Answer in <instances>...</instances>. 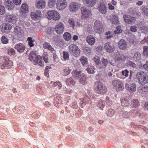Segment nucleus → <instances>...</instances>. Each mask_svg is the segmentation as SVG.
<instances>
[{
    "label": "nucleus",
    "instance_id": "8fccbe9b",
    "mask_svg": "<svg viewBox=\"0 0 148 148\" xmlns=\"http://www.w3.org/2000/svg\"><path fill=\"white\" fill-rule=\"evenodd\" d=\"M143 54L144 56H148V47L145 46L143 47Z\"/></svg>",
    "mask_w": 148,
    "mask_h": 148
},
{
    "label": "nucleus",
    "instance_id": "7ed1b4c3",
    "mask_svg": "<svg viewBox=\"0 0 148 148\" xmlns=\"http://www.w3.org/2000/svg\"><path fill=\"white\" fill-rule=\"evenodd\" d=\"M1 59H3V63H0V67L2 69H9L12 64V62L9 60L7 56H1Z\"/></svg>",
    "mask_w": 148,
    "mask_h": 148
},
{
    "label": "nucleus",
    "instance_id": "ddd939ff",
    "mask_svg": "<svg viewBox=\"0 0 148 148\" xmlns=\"http://www.w3.org/2000/svg\"><path fill=\"white\" fill-rule=\"evenodd\" d=\"M81 11L82 16L83 18L89 17L90 16V11L86 9V8L84 7L81 8Z\"/></svg>",
    "mask_w": 148,
    "mask_h": 148
},
{
    "label": "nucleus",
    "instance_id": "b1692460",
    "mask_svg": "<svg viewBox=\"0 0 148 148\" xmlns=\"http://www.w3.org/2000/svg\"><path fill=\"white\" fill-rule=\"evenodd\" d=\"M86 40L88 44L90 45H93L95 42V38L91 35L88 36L86 38Z\"/></svg>",
    "mask_w": 148,
    "mask_h": 148
},
{
    "label": "nucleus",
    "instance_id": "7c9ffc66",
    "mask_svg": "<svg viewBox=\"0 0 148 148\" xmlns=\"http://www.w3.org/2000/svg\"><path fill=\"white\" fill-rule=\"evenodd\" d=\"M91 103V101L90 99L88 97H86L82 99L81 103L82 105H84L87 104H90Z\"/></svg>",
    "mask_w": 148,
    "mask_h": 148
},
{
    "label": "nucleus",
    "instance_id": "0eeeda50",
    "mask_svg": "<svg viewBox=\"0 0 148 148\" xmlns=\"http://www.w3.org/2000/svg\"><path fill=\"white\" fill-rule=\"evenodd\" d=\"M81 72L80 71H78L77 70H74L72 72L73 76L74 78L77 79H79V82L82 83V81H85V78L81 76Z\"/></svg>",
    "mask_w": 148,
    "mask_h": 148
},
{
    "label": "nucleus",
    "instance_id": "6e6552de",
    "mask_svg": "<svg viewBox=\"0 0 148 148\" xmlns=\"http://www.w3.org/2000/svg\"><path fill=\"white\" fill-rule=\"evenodd\" d=\"M56 6L59 10L64 9L67 6V2L66 0H57Z\"/></svg>",
    "mask_w": 148,
    "mask_h": 148
},
{
    "label": "nucleus",
    "instance_id": "a18cd8bd",
    "mask_svg": "<svg viewBox=\"0 0 148 148\" xmlns=\"http://www.w3.org/2000/svg\"><path fill=\"white\" fill-rule=\"evenodd\" d=\"M1 41L2 43L4 44H7L8 42V39L4 36L1 37Z\"/></svg>",
    "mask_w": 148,
    "mask_h": 148
},
{
    "label": "nucleus",
    "instance_id": "79ce46f5",
    "mask_svg": "<svg viewBox=\"0 0 148 148\" xmlns=\"http://www.w3.org/2000/svg\"><path fill=\"white\" fill-rule=\"evenodd\" d=\"M25 48V46L22 44H18V51L19 53L23 52Z\"/></svg>",
    "mask_w": 148,
    "mask_h": 148
},
{
    "label": "nucleus",
    "instance_id": "09e8293b",
    "mask_svg": "<svg viewBox=\"0 0 148 148\" xmlns=\"http://www.w3.org/2000/svg\"><path fill=\"white\" fill-rule=\"evenodd\" d=\"M130 30L132 32L136 33L137 31V27L135 25L131 26L130 27Z\"/></svg>",
    "mask_w": 148,
    "mask_h": 148
},
{
    "label": "nucleus",
    "instance_id": "6e6d98bb",
    "mask_svg": "<svg viewBox=\"0 0 148 148\" xmlns=\"http://www.w3.org/2000/svg\"><path fill=\"white\" fill-rule=\"evenodd\" d=\"M27 12L22 10H21L20 11V15L23 17H25L26 16V13Z\"/></svg>",
    "mask_w": 148,
    "mask_h": 148
},
{
    "label": "nucleus",
    "instance_id": "69168bd1",
    "mask_svg": "<svg viewBox=\"0 0 148 148\" xmlns=\"http://www.w3.org/2000/svg\"><path fill=\"white\" fill-rule=\"evenodd\" d=\"M143 68L145 70L148 71V61H146L145 63L143 65Z\"/></svg>",
    "mask_w": 148,
    "mask_h": 148
},
{
    "label": "nucleus",
    "instance_id": "5fc2aeb1",
    "mask_svg": "<svg viewBox=\"0 0 148 148\" xmlns=\"http://www.w3.org/2000/svg\"><path fill=\"white\" fill-rule=\"evenodd\" d=\"M21 10H25V11H28V6L26 3H24L22 4V6Z\"/></svg>",
    "mask_w": 148,
    "mask_h": 148
},
{
    "label": "nucleus",
    "instance_id": "a878e982",
    "mask_svg": "<svg viewBox=\"0 0 148 148\" xmlns=\"http://www.w3.org/2000/svg\"><path fill=\"white\" fill-rule=\"evenodd\" d=\"M121 105L123 107L129 106L131 105V100L125 98L121 100Z\"/></svg>",
    "mask_w": 148,
    "mask_h": 148
},
{
    "label": "nucleus",
    "instance_id": "c85d7f7f",
    "mask_svg": "<svg viewBox=\"0 0 148 148\" xmlns=\"http://www.w3.org/2000/svg\"><path fill=\"white\" fill-rule=\"evenodd\" d=\"M38 56H29L28 59L33 64L36 65L38 63Z\"/></svg>",
    "mask_w": 148,
    "mask_h": 148
},
{
    "label": "nucleus",
    "instance_id": "dca6fc26",
    "mask_svg": "<svg viewBox=\"0 0 148 148\" xmlns=\"http://www.w3.org/2000/svg\"><path fill=\"white\" fill-rule=\"evenodd\" d=\"M69 48L70 51L73 53H75V55H79L80 53V50L74 44L71 45L69 47Z\"/></svg>",
    "mask_w": 148,
    "mask_h": 148
},
{
    "label": "nucleus",
    "instance_id": "de8ad7c7",
    "mask_svg": "<svg viewBox=\"0 0 148 148\" xmlns=\"http://www.w3.org/2000/svg\"><path fill=\"white\" fill-rule=\"evenodd\" d=\"M55 1H52L51 0H49L48 2V6L49 8H52L54 6L55 4L54 2Z\"/></svg>",
    "mask_w": 148,
    "mask_h": 148
},
{
    "label": "nucleus",
    "instance_id": "f257e3e1",
    "mask_svg": "<svg viewBox=\"0 0 148 148\" xmlns=\"http://www.w3.org/2000/svg\"><path fill=\"white\" fill-rule=\"evenodd\" d=\"M94 89L96 93L102 95L106 94L107 91L106 86L101 82L99 81L94 83Z\"/></svg>",
    "mask_w": 148,
    "mask_h": 148
},
{
    "label": "nucleus",
    "instance_id": "393cba45",
    "mask_svg": "<svg viewBox=\"0 0 148 148\" xmlns=\"http://www.w3.org/2000/svg\"><path fill=\"white\" fill-rule=\"evenodd\" d=\"M119 47L122 49H125L127 48V45L126 41L123 39L121 40L118 42Z\"/></svg>",
    "mask_w": 148,
    "mask_h": 148
},
{
    "label": "nucleus",
    "instance_id": "20e7f679",
    "mask_svg": "<svg viewBox=\"0 0 148 148\" xmlns=\"http://www.w3.org/2000/svg\"><path fill=\"white\" fill-rule=\"evenodd\" d=\"M137 76L139 79V82L141 85L148 83V76L145 73L141 71L137 73Z\"/></svg>",
    "mask_w": 148,
    "mask_h": 148
},
{
    "label": "nucleus",
    "instance_id": "49530a36",
    "mask_svg": "<svg viewBox=\"0 0 148 148\" xmlns=\"http://www.w3.org/2000/svg\"><path fill=\"white\" fill-rule=\"evenodd\" d=\"M64 76H66L69 75L71 72V70L69 69V68H66L64 69Z\"/></svg>",
    "mask_w": 148,
    "mask_h": 148
},
{
    "label": "nucleus",
    "instance_id": "f3484780",
    "mask_svg": "<svg viewBox=\"0 0 148 148\" xmlns=\"http://www.w3.org/2000/svg\"><path fill=\"white\" fill-rule=\"evenodd\" d=\"M45 0H36L35 2L36 6L38 9H43L45 6Z\"/></svg>",
    "mask_w": 148,
    "mask_h": 148
},
{
    "label": "nucleus",
    "instance_id": "6ab92c4d",
    "mask_svg": "<svg viewBox=\"0 0 148 148\" xmlns=\"http://www.w3.org/2000/svg\"><path fill=\"white\" fill-rule=\"evenodd\" d=\"M41 15V13L39 10H37L36 12H32L31 14V18L35 20L38 19Z\"/></svg>",
    "mask_w": 148,
    "mask_h": 148
},
{
    "label": "nucleus",
    "instance_id": "4d7b16f0",
    "mask_svg": "<svg viewBox=\"0 0 148 148\" xmlns=\"http://www.w3.org/2000/svg\"><path fill=\"white\" fill-rule=\"evenodd\" d=\"M129 71L127 69H125L122 71V73L123 76L127 77L128 76Z\"/></svg>",
    "mask_w": 148,
    "mask_h": 148
},
{
    "label": "nucleus",
    "instance_id": "a19ab883",
    "mask_svg": "<svg viewBox=\"0 0 148 148\" xmlns=\"http://www.w3.org/2000/svg\"><path fill=\"white\" fill-rule=\"evenodd\" d=\"M95 70L94 67L92 66H88V68L86 69L88 73L90 74H94L95 73Z\"/></svg>",
    "mask_w": 148,
    "mask_h": 148
},
{
    "label": "nucleus",
    "instance_id": "0e129e2a",
    "mask_svg": "<svg viewBox=\"0 0 148 148\" xmlns=\"http://www.w3.org/2000/svg\"><path fill=\"white\" fill-rule=\"evenodd\" d=\"M50 45L49 43L45 42L43 45V46L44 48L48 49L49 48Z\"/></svg>",
    "mask_w": 148,
    "mask_h": 148
},
{
    "label": "nucleus",
    "instance_id": "412c9836",
    "mask_svg": "<svg viewBox=\"0 0 148 148\" xmlns=\"http://www.w3.org/2000/svg\"><path fill=\"white\" fill-rule=\"evenodd\" d=\"M6 8L10 10H12L14 7V5L10 0H4Z\"/></svg>",
    "mask_w": 148,
    "mask_h": 148
},
{
    "label": "nucleus",
    "instance_id": "bf43d9fd",
    "mask_svg": "<svg viewBox=\"0 0 148 148\" xmlns=\"http://www.w3.org/2000/svg\"><path fill=\"white\" fill-rule=\"evenodd\" d=\"M141 56H133L132 60L135 61H138L141 59Z\"/></svg>",
    "mask_w": 148,
    "mask_h": 148
},
{
    "label": "nucleus",
    "instance_id": "5701e85b",
    "mask_svg": "<svg viewBox=\"0 0 148 148\" xmlns=\"http://www.w3.org/2000/svg\"><path fill=\"white\" fill-rule=\"evenodd\" d=\"M98 8L99 12L103 14H105L107 11V8L103 3H100Z\"/></svg>",
    "mask_w": 148,
    "mask_h": 148
},
{
    "label": "nucleus",
    "instance_id": "aec40b11",
    "mask_svg": "<svg viewBox=\"0 0 148 148\" xmlns=\"http://www.w3.org/2000/svg\"><path fill=\"white\" fill-rule=\"evenodd\" d=\"M104 47L107 51L109 53L113 52L114 49V46L111 43H106Z\"/></svg>",
    "mask_w": 148,
    "mask_h": 148
},
{
    "label": "nucleus",
    "instance_id": "ea45409f",
    "mask_svg": "<svg viewBox=\"0 0 148 148\" xmlns=\"http://www.w3.org/2000/svg\"><path fill=\"white\" fill-rule=\"evenodd\" d=\"M2 27L5 30H10L12 28L11 25L8 23L4 24L3 25Z\"/></svg>",
    "mask_w": 148,
    "mask_h": 148
},
{
    "label": "nucleus",
    "instance_id": "052dcab7",
    "mask_svg": "<svg viewBox=\"0 0 148 148\" xmlns=\"http://www.w3.org/2000/svg\"><path fill=\"white\" fill-rule=\"evenodd\" d=\"M102 64L104 65V66L105 67H106L108 63L107 60V59L103 58V59H102Z\"/></svg>",
    "mask_w": 148,
    "mask_h": 148
},
{
    "label": "nucleus",
    "instance_id": "bb28decb",
    "mask_svg": "<svg viewBox=\"0 0 148 148\" xmlns=\"http://www.w3.org/2000/svg\"><path fill=\"white\" fill-rule=\"evenodd\" d=\"M96 105L100 109L102 110L105 106V101L99 99L97 102Z\"/></svg>",
    "mask_w": 148,
    "mask_h": 148
},
{
    "label": "nucleus",
    "instance_id": "f03ea898",
    "mask_svg": "<svg viewBox=\"0 0 148 148\" xmlns=\"http://www.w3.org/2000/svg\"><path fill=\"white\" fill-rule=\"evenodd\" d=\"M46 16L49 19H53L55 21L58 20L60 18V14L54 10H49L46 14Z\"/></svg>",
    "mask_w": 148,
    "mask_h": 148
},
{
    "label": "nucleus",
    "instance_id": "a211bd4d",
    "mask_svg": "<svg viewBox=\"0 0 148 148\" xmlns=\"http://www.w3.org/2000/svg\"><path fill=\"white\" fill-rule=\"evenodd\" d=\"M132 104L133 106L134 107L136 108L138 107L140 105L139 103V102L138 100L136 99H133L131 101ZM137 110V109L135 108L133 109L131 111V112L133 113H135L136 115L137 113L135 111Z\"/></svg>",
    "mask_w": 148,
    "mask_h": 148
},
{
    "label": "nucleus",
    "instance_id": "4468645a",
    "mask_svg": "<svg viewBox=\"0 0 148 148\" xmlns=\"http://www.w3.org/2000/svg\"><path fill=\"white\" fill-rule=\"evenodd\" d=\"M110 21L113 24L117 25L120 23V21L118 16L116 14H111L110 16Z\"/></svg>",
    "mask_w": 148,
    "mask_h": 148
},
{
    "label": "nucleus",
    "instance_id": "72a5a7b5",
    "mask_svg": "<svg viewBox=\"0 0 148 148\" xmlns=\"http://www.w3.org/2000/svg\"><path fill=\"white\" fill-rule=\"evenodd\" d=\"M140 29L142 32L145 34H148V27L145 25L140 26Z\"/></svg>",
    "mask_w": 148,
    "mask_h": 148
},
{
    "label": "nucleus",
    "instance_id": "cd10ccee",
    "mask_svg": "<svg viewBox=\"0 0 148 148\" xmlns=\"http://www.w3.org/2000/svg\"><path fill=\"white\" fill-rule=\"evenodd\" d=\"M82 1L84 4L89 7L93 6L96 2L95 0H82Z\"/></svg>",
    "mask_w": 148,
    "mask_h": 148
},
{
    "label": "nucleus",
    "instance_id": "c03bdc74",
    "mask_svg": "<svg viewBox=\"0 0 148 148\" xmlns=\"http://www.w3.org/2000/svg\"><path fill=\"white\" fill-rule=\"evenodd\" d=\"M93 60L96 65H98L101 63L100 59L98 56L94 57L93 58Z\"/></svg>",
    "mask_w": 148,
    "mask_h": 148
},
{
    "label": "nucleus",
    "instance_id": "338daca9",
    "mask_svg": "<svg viewBox=\"0 0 148 148\" xmlns=\"http://www.w3.org/2000/svg\"><path fill=\"white\" fill-rule=\"evenodd\" d=\"M140 43L141 44H143L145 43H148V40L147 37L145 38L143 40H142L140 42Z\"/></svg>",
    "mask_w": 148,
    "mask_h": 148
},
{
    "label": "nucleus",
    "instance_id": "4be33fe9",
    "mask_svg": "<svg viewBox=\"0 0 148 148\" xmlns=\"http://www.w3.org/2000/svg\"><path fill=\"white\" fill-rule=\"evenodd\" d=\"M66 85L71 87H73L76 84V82L73 77H70L66 79Z\"/></svg>",
    "mask_w": 148,
    "mask_h": 148
},
{
    "label": "nucleus",
    "instance_id": "680f3d73",
    "mask_svg": "<svg viewBox=\"0 0 148 148\" xmlns=\"http://www.w3.org/2000/svg\"><path fill=\"white\" fill-rule=\"evenodd\" d=\"M123 117L124 118H128L129 116V114L127 112H123L122 114Z\"/></svg>",
    "mask_w": 148,
    "mask_h": 148
},
{
    "label": "nucleus",
    "instance_id": "f8f14e48",
    "mask_svg": "<svg viewBox=\"0 0 148 148\" xmlns=\"http://www.w3.org/2000/svg\"><path fill=\"white\" fill-rule=\"evenodd\" d=\"M125 87L127 90L132 92H134L136 89V85L134 83H132L130 84L126 83L125 85Z\"/></svg>",
    "mask_w": 148,
    "mask_h": 148
},
{
    "label": "nucleus",
    "instance_id": "3c124183",
    "mask_svg": "<svg viewBox=\"0 0 148 148\" xmlns=\"http://www.w3.org/2000/svg\"><path fill=\"white\" fill-rule=\"evenodd\" d=\"M8 53L10 55H14L15 54V51L13 49H10L8 50Z\"/></svg>",
    "mask_w": 148,
    "mask_h": 148
},
{
    "label": "nucleus",
    "instance_id": "13d9d810",
    "mask_svg": "<svg viewBox=\"0 0 148 148\" xmlns=\"http://www.w3.org/2000/svg\"><path fill=\"white\" fill-rule=\"evenodd\" d=\"M27 40L29 41L28 43L30 47L34 46L32 38L29 37L27 39Z\"/></svg>",
    "mask_w": 148,
    "mask_h": 148
},
{
    "label": "nucleus",
    "instance_id": "e2e57ef3",
    "mask_svg": "<svg viewBox=\"0 0 148 148\" xmlns=\"http://www.w3.org/2000/svg\"><path fill=\"white\" fill-rule=\"evenodd\" d=\"M14 3L16 5H19L21 4V0H13Z\"/></svg>",
    "mask_w": 148,
    "mask_h": 148
},
{
    "label": "nucleus",
    "instance_id": "423d86ee",
    "mask_svg": "<svg viewBox=\"0 0 148 148\" xmlns=\"http://www.w3.org/2000/svg\"><path fill=\"white\" fill-rule=\"evenodd\" d=\"M94 29L95 31L99 34L103 32V26L100 21H97L94 23Z\"/></svg>",
    "mask_w": 148,
    "mask_h": 148
},
{
    "label": "nucleus",
    "instance_id": "603ef678",
    "mask_svg": "<svg viewBox=\"0 0 148 148\" xmlns=\"http://www.w3.org/2000/svg\"><path fill=\"white\" fill-rule=\"evenodd\" d=\"M5 9L3 6L0 5V14L3 15L5 12Z\"/></svg>",
    "mask_w": 148,
    "mask_h": 148
},
{
    "label": "nucleus",
    "instance_id": "473e14b6",
    "mask_svg": "<svg viewBox=\"0 0 148 148\" xmlns=\"http://www.w3.org/2000/svg\"><path fill=\"white\" fill-rule=\"evenodd\" d=\"M139 92L142 93H144L145 92H148V86H142L138 90Z\"/></svg>",
    "mask_w": 148,
    "mask_h": 148
},
{
    "label": "nucleus",
    "instance_id": "864d4df0",
    "mask_svg": "<svg viewBox=\"0 0 148 148\" xmlns=\"http://www.w3.org/2000/svg\"><path fill=\"white\" fill-rule=\"evenodd\" d=\"M122 32V30L120 28L119 26H118L116 27V29L114 31V33L115 34H118L121 33Z\"/></svg>",
    "mask_w": 148,
    "mask_h": 148
},
{
    "label": "nucleus",
    "instance_id": "9d476101",
    "mask_svg": "<svg viewBox=\"0 0 148 148\" xmlns=\"http://www.w3.org/2000/svg\"><path fill=\"white\" fill-rule=\"evenodd\" d=\"M64 26L62 23L60 22L55 26L54 29L56 33L58 34H61L64 31Z\"/></svg>",
    "mask_w": 148,
    "mask_h": 148
},
{
    "label": "nucleus",
    "instance_id": "1a4fd4ad",
    "mask_svg": "<svg viewBox=\"0 0 148 148\" xmlns=\"http://www.w3.org/2000/svg\"><path fill=\"white\" fill-rule=\"evenodd\" d=\"M123 17L125 21L130 25L134 23L136 20L135 17L127 15H124Z\"/></svg>",
    "mask_w": 148,
    "mask_h": 148
},
{
    "label": "nucleus",
    "instance_id": "e433bc0d",
    "mask_svg": "<svg viewBox=\"0 0 148 148\" xmlns=\"http://www.w3.org/2000/svg\"><path fill=\"white\" fill-rule=\"evenodd\" d=\"M14 32L15 35H16L19 37L21 35V30L19 27H16L15 28Z\"/></svg>",
    "mask_w": 148,
    "mask_h": 148
},
{
    "label": "nucleus",
    "instance_id": "2f4dec72",
    "mask_svg": "<svg viewBox=\"0 0 148 148\" xmlns=\"http://www.w3.org/2000/svg\"><path fill=\"white\" fill-rule=\"evenodd\" d=\"M68 22L70 26L73 28L75 26V20L73 18H69L68 20Z\"/></svg>",
    "mask_w": 148,
    "mask_h": 148
},
{
    "label": "nucleus",
    "instance_id": "f704fd0d",
    "mask_svg": "<svg viewBox=\"0 0 148 148\" xmlns=\"http://www.w3.org/2000/svg\"><path fill=\"white\" fill-rule=\"evenodd\" d=\"M62 101V100L60 98L58 97H56L54 99L53 103L56 106V105L61 104Z\"/></svg>",
    "mask_w": 148,
    "mask_h": 148
},
{
    "label": "nucleus",
    "instance_id": "37998d69",
    "mask_svg": "<svg viewBox=\"0 0 148 148\" xmlns=\"http://www.w3.org/2000/svg\"><path fill=\"white\" fill-rule=\"evenodd\" d=\"M142 13L145 15L148 16V9L144 6H142L141 8Z\"/></svg>",
    "mask_w": 148,
    "mask_h": 148
},
{
    "label": "nucleus",
    "instance_id": "c756f323",
    "mask_svg": "<svg viewBox=\"0 0 148 148\" xmlns=\"http://www.w3.org/2000/svg\"><path fill=\"white\" fill-rule=\"evenodd\" d=\"M50 84H52V85L54 87L58 86L59 89H61L62 87V84L60 82L56 81L54 82L51 81L50 82Z\"/></svg>",
    "mask_w": 148,
    "mask_h": 148
},
{
    "label": "nucleus",
    "instance_id": "2eb2a0df",
    "mask_svg": "<svg viewBox=\"0 0 148 148\" xmlns=\"http://www.w3.org/2000/svg\"><path fill=\"white\" fill-rule=\"evenodd\" d=\"M5 20L7 21L14 23L17 21L16 16L13 14H8L5 17Z\"/></svg>",
    "mask_w": 148,
    "mask_h": 148
},
{
    "label": "nucleus",
    "instance_id": "774afa93",
    "mask_svg": "<svg viewBox=\"0 0 148 148\" xmlns=\"http://www.w3.org/2000/svg\"><path fill=\"white\" fill-rule=\"evenodd\" d=\"M108 8L111 10H113L114 9V7L113 6L111 3L108 4Z\"/></svg>",
    "mask_w": 148,
    "mask_h": 148
},
{
    "label": "nucleus",
    "instance_id": "58836bf2",
    "mask_svg": "<svg viewBox=\"0 0 148 148\" xmlns=\"http://www.w3.org/2000/svg\"><path fill=\"white\" fill-rule=\"evenodd\" d=\"M79 60L83 66L88 63L87 58L84 56H82Z\"/></svg>",
    "mask_w": 148,
    "mask_h": 148
},
{
    "label": "nucleus",
    "instance_id": "39448f33",
    "mask_svg": "<svg viewBox=\"0 0 148 148\" xmlns=\"http://www.w3.org/2000/svg\"><path fill=\"white\" fill-rule=\"evenodd\" d=\"M113 88L116 91H119L124 89L123 84L119 79L114 80L112 82Z\"/></svg>",
    "mask_w": 148,
    "mask_h": 148
},
{
    "label": "nucleus",
    "instance_id": "9b49d317",
    "mask_svg": "<svg viewBox=\"0 0 148 148\" xmlns=\"http://www.w3.org/2000/svg\"><path fill=\"white\" fill-rule=\"evenodd\" d=\"M80 8V4L77 3H70L69 6V10L72 12H75Z\"/></svg>",
    "mask_w": 148,
    "mask_h": 148
},
{
    "label": "nucleus",
    "instance_id": "c9c22d12",
    "mask_svg": "<svg viewBox=\"0 0 148 148\" xmlns=\"http://www.w3.org/2000/svg\"><path fill=\"white\" fill-rule=\"evenodd\" d=\"M115 113V111L114 110L111 108L108 109L106 112V114L109 116H112L114 115Z\"/></svg>",
    "mask_w": 148,
    "mask_h": 148
},
{
    "label": "nucleus",
    "instance_id": "4c0bfd02",
    "mask_svg": "<svg viewBox=\"0 0 148 148\" xmlns=\"http://www.w3.org/2000/svg\"><path fill=\"white\" fill-rule=\"evenodd\" d=\"M63 37L65 40L69 41L71 38V36L69 33L66 32L64 33Z\"/></svg>",
    "mask_w": 148,
    "mask_h": 148
}]
</instances>
